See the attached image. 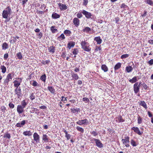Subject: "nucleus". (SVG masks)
Listing matches in <instances>:
<instances>
[{
  "label": "nucleus",
  "instance_id": "obj_1",
  "mask_svg": "<svg viewBox=\"0 0 153 153\" xmlns=\"http://www.w3.org/2000/svg\"><path fill=\"white\" fill-rule=\"evenodd\" d=\"M81 48L85 51L90 52L91 50V48L90 47L89 43L86 41H82L81 42Z\"/></svg>",
  "mask_w": 153,
  "mask_h": 153
},
{
  "label": "nucleus",
  "instance_id": "obj_2",
  "mask_svg": "<svg viewBox=\"0 0 153 153\" xmlns=\"http://www.w3.org/2000/svg\"><path fill=\"white\" fill-rule=\"evenodd\" d=\"M27 104L25 100H23L21 102V105H18L17 108V111L19 114L22 113L24 111V108Z\"/></svg>",
  "mask_w": 153,
  "mask_h": 153
},
{
  "label": "nucleus",
  "instance_id": "obj_3",
  "mask_svg": "<svg viewBox=\"0 0 153 153\" xmlns=\"http://www.w3.org/2000/svg\"><path fill=\"white\" fill-rule=\"evenodd\" d=\"M11 13L12 10L11 7L9 6H8L3 11L2 16L3 18L7 19L8 15H10Z\"/></svg>",
  "mask_w": 153,
  "mask_h": 153
},
{
  "label": "nucleus",
  "instance_id": "obj_4",
  "mask_svg": "<svg viewBox=\"0 0 153 153\" xmlns=\"http://www.w3.org/2000/svg\"><path fill=\"white\" fill-rule=\"evenodd\" d=\"M14 75V72L13 71L8 74L6 78L4 80V84L5 85H8L9 82L11 80Z\"/></svg>",
  "mask_w": 153,
  "mask_h": 153
},
{
  "label": "nucleus",
  "instance_id": "obj_5",
  "mask_svg": "<svg viewBox=\"0 0 153 153\" xmlns=\"http://www.w3.org/2000/svg\"><path fill=\"white\" fill-rule=\"evenodd\" d=\"M16 79L19 80H15L13 81L14 86L16 88H20L19 86L22 82V78H17Z\"/></svg>",
  "mask_w": 153,
  "mask_h": 153
},
{
  "label": "nucleus",
  "instance_id": "obj_6",
  "mask_svg": "<svg viewBox=\"0 0 153 153\" xmlns=\"http://www.w3.org/2000/svg\"><path fill=\"white\" fill-rule=\"evenodd\" d=\"M14 93L15 95H17V97L18 98H19L22 95L20 88H16L14 90Z\"/></svg>",
  "mask_w": 153,
  "mask_h": 153
},
{
  "label": "nucleus",
  "instance_id": "obj_7",
  "mask_svg": "<svg viewBox=\"0 0 153 153\" xmlns=\"http://www.w3.org/2000/svg\"><path fill=\"white\" fill-rule=\"evenodd\" d=\"M89 123V122L87 119L79 120L78 121L76 122V123L79 125H87Z\"/></svg>",
  "mask_w": 153,
  "mask_h": 153
},
{
  "label": "nucleus",
  "instance_id": "obj_8",
  "mask_svg": "<svg viewBox=\"0 0 153 153\" xmlns=\"http://www.w3.org/2000/svg\"><path fill=\"white\" fill-rule=\"evenodd\" d=\"M33 140L36 143H39L40 137L39 135L37 133H34L33 134Z\"/></svg>",
  "mask_w": 153,
  "mask_h": 153
},
{
  "label": "nucleus",
  "instance_id": "obj_9",
  "mask_svg": "<svg viewBox=\"0 0 153 153\" xmlns=\"http://www.w3.org/2000/svg\"><path fill=\"white\" fill-rule=\"evenodd\" d=\"M122 141L123 142L124 145L127 147H129V145L128 143L129 142V137H125V139H122Z\"/></svg>",
  "mask_w": 153,
  "mask_h": 153
},
{
  "label": "nucleus",
  "instance_id": "obj_10",
  "mask_svg": "<svg viewBox=\"0 0 153 153\" xmlns=\"http://www.w3.org/2000/svg\"><path fill=\"white\" fill-rule=\"evenodd\" d=\"M82 13L85 16L87 19H89L90 18H91V16H92V15L91 13L88 12L84 10L82 11Z\"/></svg>",
  "mask_w": 153,
  "mask_h": 153
},
{
  "label": "nucleus",
  "instance_id": "obj_11",
  "mask_svg": "<svg viewBox=\"0 0 153 153\" xmlns=\"http://www.w3.org/2000/svg\"><path fill=\"white\" fill-rule=\"evenodd\" d=\"M131 129L139 135H140L143 133V131H140L139 128L137 127H133L131 128Z\"/></svg>",
  "mask_w": 153,
  "mask_h": 153
},
{
  "label": "nucleus",
  "instance_id": "obj_12",
  "mask_svg": "<svg viewBox=\"0 0 153 153\" xmlns=\"http://www.w3.org/2000/svg\"><path fill=\"white\" fill-rule=\"evenodd\" d=\"M140 84L138 85V82L135 83L134 85V90L135 94H137L139 91Z\"/></svg>",
  "mask_w": 153,
  "mask_h": 153
},
{
  "label": "nucleus",
  "instance_id": "obj_13",
  "mask_svg": "<svg viewBox=\"0 0 153 153\" xmlns=\"http://www.w3.org/2000/svg\"><path fill=\"white\" fill-rule=\"evenodd\" d=\"M94 141H95L96 144V146L100 148H102L103 147V145L101 143L100 140L97 139H94Z\"/></svg>",
  "mask_w": 153,
  "mask_h": 153
},
{
  "label": "nucleus",
  "instance_id": "obj_14",
  "mask_svg": "<svg viewBox=\"0 0 153 153\" xmlns=\"http://www.w3.org/2000/svg\"><path fill=\"white\" fill-rule=\"evenodd\" d=\"M58 5L61 11L65 10L68 8L67 6L65 4L59 3L58 4Z\"/></svg>",
  "mask_w": 153,
  "mask_h": 153
},
{
  "label": "nucleus",
  "instance_id": "obj_15",
  "mask_svg": "<svg viewBox=\"0 0 153 153\" xmlns=\"http://www.w3.org/2000/svg\"><path fill=\"white\" fill-rule=\"evenodd\" d=\"M73 23L75 26L77 27L80 24V20L77 18L75 17L73 19Z\"/></svg>",
  "mask_w": 153,
  "mask_h": 153
},
{
  "label": "nucleus",
  "instance_id": "obj_16",
  "mask_svg": "<svg viewBox=\"0 0 153 153\" xmlns=\"http://www.w3.org/2000/svg\"><path fill=\"white\" fill-rule=\"evenodd\" d=\"M56 50V48L54 46H50L48 48V51L52 53H54Z\"/></svg>",
  "mask_w": 153,
  "mask_h": 153
},
{
  "label": "nucleus",
  "instance_id": "obj_17",
  "mask_svg": "<svg viewBox=\"0 0 153 153\" xmlns=\"http://www.w3.org/2000/svg\"><path fill=\"white\" fill-rule=\"evenodd\" d=\"M75 45V42L73 41H71L68 42L67 45V48L69 50L71 48L74 47Z\"/></svg>",
  "mask_w": 153,
  "mask_h": 153
},
{
  "label": "nucleus",
  "instance_id": "obj_18",
  "mask_svg": "<svg viewBox=\"0 0 153 153\" xmlns=\"http://www.w3.org/2000/svg\"><path fill=\"white\" fill-rule=\"evenodd\" d=\"M71 76L73 79L75 80H77L79 79V76L77 74L74 73L72 71L71 72Z\"/></svg>",
  "mask_w": 153,
  "mask_h": 153
},
{
  "label": "nucleus",
  "instance_id": "obj_19",
  "mask_svg": "<svg viewBox=\"0 0 153 153\" xmlns=\"http://www.w3.org/2000/svg\"><path fill=\"white\" fill-rule=\"evenodd\" d=\"M94 40L97 42L98 44H100L102 42V40L100 36L95 37L94 39Z\"/></svg>",
  "mask_w": 153,
  "mask_h": 153
},
{
  "label": "nucleus",
  "instance_id": "obj_20",
  "mask_svg": "<svg viewBox=\"0 0 153 153\" xmlns=\"http://www.w3.org/2000/svg\"><path fill=\"white\" fill-rule=\"evenodd\" d=\"M82 31L87 33H90L91 31V29L89 27H85L84 29L82 30Z\"/></svg>",
  "mask_w": 153,
  "mask_h": 153
},
{
  "label": "nucleus",
  "instance_id": "obj_21",
  "mask_svg": "<svg viewBox=\"0 0 153 153\" xmlns=\"http://www.w3.org/2000/svg\"><path fill=\"white\" fill-rule=\"evenodd\" d=\"M60 16L56 13H53L52 15V18L53 19H57L60 18Z\"/></svg>",
  "mask_w": 153,
  "mask_h": 153
},
{
  "label": "nucleus",
  "instance_id": "obj_22",
  "mask_svg": "<svg viewBox=\"0 0 153 153\" xmlns=\"http://www.w3.org/2000/svg\"><path fill=\"white\" fill-rule=\"evenodd\" d=\"M138 77H139L138 76H134L132 78V79H129V81L131 83H134L137 81V78H138V79H139V78Z\"/></svg>",
  "mask_w": 153,
  "mask_h": 153
},
{
  "label": "nucleus",
  "instance_id": "obj_23",
  "mask_svg": "<svg viewBox=\"0 0 153 153\" xmlns=\"http://www.w3.org/2000/svg\"><path fill=\"white\" fill-rule=\"evenodd\" d=\"M23 134L25 136H30L32 135V132L30 131H24L23 133Z\"/></svg>",
  "mask_w": 153,
  "mask_h": 153
},
{
  "label": "nucleus",
  "instance_id": "obj_24",
  "mask_svg": "<svg viewBox=\"0 0 153 153\" xmlns=\"http://www.w3.org/2000/svg\"><path fill=\"white\" fill-rule=\"evenodd\" d=\"M2 49L3 50H5L8 48V45L6 42H4L2 45Z\"/></svg>",
  "mask_w": 153,
  "mask_h": 153
},
{
  "label": "nucleus",
  "instance_id": "obj_25",
  "mask_svg": "<svg viewBox=\"0 0 153 153\" xmlns=\"http://www.w3.org/2000/svg\"><path fill=\"white\" fill-rule=\"evenodd\" d=\"M42 140L45 142H47L48 140V137L46 134H43L42 136Z\"/></svg>",
  "mask_w": 153,
  "mask_h": 153
},
{
  "label": "nucleus",
  "instance_id": "obj_26",
  "mask_svg": "<svg viewBox=\"0 0 153 153\" xmlns=\"http://www.w3.org/2000/svg\"><path fill=\"white\" fill-rule=\"evenodd\" d=\"M63 132L65 133V137L66 138L67 140H69L71 138V135L68 134L67 131L65 130H63Z\"/></svg>",
  "mask_w": 153,
  "mask_h": 153
},
{
  "label": "nucleus",
  "instance_id": "obj_27",
  "mask_svg": "<svg viewBox=\"0 0 153 153\" xmlns=\"http://www.w3.org/2000/svg\"><path fill=\"white\" fill-rule=\"evenodd\" d=\"M121 64L120 63L118 62L114 66V69L115 71H116L119 69L121 67Z\"/></svg>",
  "mask_w": 153,
  "mask_h": 153
},
{
  "label": "nucleus",
  "instance_id": "obj_28",
  "mask_svg": "<svg viewBox=\"0 0 153 153\" xmlns=\"http://www.w3.org/2000/svg\"><path fill=\"white\" fill-rule=\"evenodd\" d=\"M48 89L51 93L53 94L55 93V90L53 87L48 86Z\"/></svg>",
  "mask_w": 153,
  "mask_h": 153
},
{
  "label": "nucleus",
  "instance_id": "obj_29",
  "mask_svg": "<svg viewBox=\"0 0 153 153\" xmlns=\"http://www.w3.org/2000/svg\"><path fill=\"white\" fill-rule=\"evenodd\" d=\"M133 68L131 66H128L126 67V70L128 73H129L132 71Z\"/></svg>",
  "mask_w": 153,
  "mask_h": 153
},
{
  "label": "nucleus",
  "instance_id": "obj_30",
  "mask_svg": "<svg viewBox=\"0 0 153 153\" xmlns=\"http://www.w3.org/2000/svg\"><path fill=\"white\" fill-rule=\"evenodd\" d=\"M0 68L1 70V72L4 74L6 71V67L3 65H1L0 66Z\"/></svg>",
  "mask_w": 153,
  "mask_h": 153
},
{
  "label": "nucleus",
  "instance_id": "obj_31",
  "mask_svg": "<svg viewBox=\"0 0 153 153\" xmlns=\"http://www.w3.org/2000/svg\"><path fill=\"white\" fill-rule=\"evenodd\" d=\"M30 84L34 87L39 86L40 84H38L35 80H33L32 83Z\"/></svg>",
  "mask_w": 153,
  "mask_h": 153
},
{
  "label": "nucleus",
  "instance_id": "obj_32",
  "mask_svg": "<svg viewBox=\"0 0 153 153\" xmlns=\"http://www.w3.org/2000/svg\"><path fill=\"white\" fill-rule=\"evenodd\" d=\"M46 75L45 74L41 76L40 79L42 81L45 82L46 81Z\"/></svg>",
  "mask_w": 153,
  "mask_h": 153
},
{
  "label": "nucleus",
  "instance_id": "obj_33",
  "mask_svg": "<svg viewBox=\"0 0 153 153\" xmlns=\"http://www.w3.org/2000/svg\"><path fill=\"white\" fill-rule=\"evenodd\" d=\"M140 105L143 106L146 109L147 108L146 104L144 101H141L140 103Z\"/></svg>",
  "mask_w": 153,
  "mask_h": 153
},
{
  "label": "nucleus",
  "instance_id": "obj_34",
  "mask_svg": "<svg viewBox=\"0 0 153 153\" xmlns=\"http://www.w3.org/2000/svg\"><path fill=\"white\" fill-rule=\"evenodd\" d=\"M55 26H52L51 28V30L53 33H55L58 31L57 29L55 28Z\"/></svg>",
  "mask_w": 153,
  "mask_h": 153
},
{
  "label": "nucleus",
  "instance_id": "obj_35",
  "mask_svg": "<svg viewBox=\"0 0 153 153\" xmlns=\"http://www.w3.org/2000/svg\"><path fill=\"white\" fill-rule=\"evenodd\" d=\"M64 33L67 36H69L71 34V32L70 30H66L64 31Z\"/></svg>",
  "mask_w": 153,
  "mask_h": 153
},
{
  "label": "nucleus",
  "instance_id": "obj_36",
  "mask_svg": "<svg viewBox=\"0 0 153 153\" xmlns=\"http://www.w3.org/2000/svg\"><path fill=\"white\" fill-rule=\"evenodd\" d=\"M116 121L119 123L122 122L124 121L122 119V117L121 116H119L117 118Z\"/></svg>",
  "mask_w": 153,
  "mask_h": 153
},
{
  "label": "nucleus",
  "instance_id": "obj_37",
  "mask_svg": "<svg viewBox=\"0 0 153 153\" xmlns=\"http://www.w3.org/2000/svg\"><path fill=\"white\" fill-rule=\"evenodd\" d=\"M16 56L19 59H22V56L21 52H19L16 54Z\"/></svg>",
  "mask_w": 153,
  "mask_h": 153
},
{
  "label": "nucleus",
  "instance_id": "obj_38",
  "mask_svg": "<svg viewBox=\"0 0 153 153\" xmlns=\"http://www.w3.org/2000/svg\"><path fill=\"white\" fill-rule=\"evenodd\" d=\"M76 128L78 131L81 132L82 133H83L84 132V129L79 126H78L76 127Z\"/></svg>",
  "mask_w": 153,
  "mask_h": 153
},
{
  "label": "nucleus",
  "instance_id": "obj_39",
  "mask_svg": "<svg viewBox=\"0 0 153 153\" xmlns=\"http://www.w3.org/2000/svg\"><path fill=\"white\" fill-rule=\"evenodd\" d=\"M146 2L147 4L151 6H153V1L152 0H146Z\"/></svg>",
  "mask_w": 153,
  "mask_h": 153
},
{
  "label": "nucleus",
  "instance_id": "obj_40",
  "mask_svg": "<svg viewBox=\"0 0 153 153\" xmlns=\"http://www.w3.org/2000/svg\"><path fill=\"white\" fill-rule=\"evenodd\" d=\"M30 100H33L35 99V97L33 93H31L29 97Z\"/></svg>",
  "mask_w": 153,
  "mask_h": 153
},
{
  "label": "nucleus",
  "instance_id": "obj_41",
  "mask_svg": "<svg viewBox=\"0 0 153 153\" xmlns=\"http://www.w3.org/2000/svg\"><path fill=\"white\" fill-rule=\"evenodd\" d=\"M79 51L77 48H74L73 51L72 53L73 54L76 55L78 54Z\"/></svg>",
  "mask_w": 153,
  "mask_h": 153
},
{
  "label": "nucleus",
  "instance_id": "obj_42",
  "mask_svg": "<svg viewBox=\"0 0 153 153\" xmlns=\"http://www.w3.org/2000/svg\"><path fill=\"white\" fill-rule=\"evenodd\" d=\"M121 8H123L124 10H126L127 9L128 6L125 4L123 3L121 5Z\"/></svg>",
  "mask_w": 153,
  "mask_h": 153
},
{
  "label": "nucleus",
  "instance_id": "obj_43",
  "mask_svg": "<svg viewBox=\"0 0 153 153\" xmlns=\"http://www.w3.org/2000/svg\"><path fill=\"white\" fill-rule=\"evenodd\" d=\"M131 144L133 146H137V144L135 141L133 140H131Z\"/></svg>",
  "mask_w": 153,
  "mask_h": 153
},
{
  "label": "nucleus",
  "instance_id": "obj_44",
  "mask_svg": "<svg viewBox=\"0 0 153 153\" xmlns=\"http://www.w3.org/2000/svg\"><path fill=\"white\" fill-rule=\"evenodd\" d=\"M11 136L10 134L9 133L6 134H4V138H7L8 139H10V138Z\"/></svg>",
  "mask_w": 153,
  "mask_h": 153
},
{
  "label": "nucleus",
  "instance_id": "obj_45",
  "mask_svg": "<svg viewBox=\"0 0 153 153\" xmlns=\"http://www.w3.org/2000/svg\"><path fill=\"white\" fill-rule=\"evenodd\" d=\"M65 39V36L63 33H62L59 37H58L57 39Z\"/></svg>",
  "mask_w": 153,
  "mask_h": 153
},
{
  "label": "nucleus",
  "instance_id": "obj_46",
  "mask_svg": "<svg viewBox=\"0 0 153 153\" xmlns=\"http://www.w3.org/2000/svg\"><path fill=\"white\" fill-rule=\"evenodd\" d=\"M137 121L138 123L139 124H141L142 123V119L140 116H138Z\"/></svg>",
  "mask_w": 153,
  "mask_h": 153
},
{
  "label": "nucleus",
  "instance_id": "obj_47",
  "mask_svg": "<svg viewBox=\"0 0 153 153\" xmlns=\"http://www.w3.org/2000/svg\"><path fill=\"white\" fill-rule=\"evenodd\" d=\"M129 56V55L127 54H126L122 55L121 56V59L126 58Z\"/></svg>",
  "mask_w": 153,
  "mask_h": 153
},
{
  "label": "nucleus",
  "instance_id": "obj_48",
  "mask_svg": "<svg viewBox=\"0 0 153 153\" xmlns=\"http://www.w3.org/2000/svg\"><path fill=\"white\" fill-rule=\"evenodd\" d=\"M50 62L49 60H47L46 61H45L42 60V63L43 65L48 64H49Z\"/></svg>",
  "mask_w": 153,
  "mask_h": 153
},
{
  "label": "nucleus",
  "instance_id": "obj_49",
  "mask_svg": "<svg viewBox=\"0 0 153 153\" xmlns=\"http://www.w3.org/2000/svg\"><path fill=\"white\" fill-rule=\"evenodd\" d=\"M83 101L85 102V103L89 102V99L87 97H84L82 99Z\"/></svg>",
  "mask_w": 153,
  "mask_h": 153
},
{
  "label": "nucleus",
  "instance_id": "obj_50",
  "mask_svg": "<svg viewBox=\"0 0 153 153\" xmlns=\"http://www.w3.org/2000/svg\"><path fill=\"white\" fill-rule=\"evenodd\" d=\"M19 1H21V3L24 6L25 4L27 1L28 0H19Z\"/></svg>",
  "mask_w": 153,
  "mask_h": 153
},
{
  "label": "nucleus",
  "instance_id": "obj_51",
  "mask_svg": "<svg viewBox=\"0 0 153 153\" xmlns=\"http://www.w3.org/2000/svg\"><path fill=\"white\" fill-rule=\"evenodd\" d=\"M31 109H32V111L33 112H35L36 113H37V112L38 113H39V112H38V111H39V110L37 109L36 108H31Z\"/></svg>",
  "mask_w": 153,
  "mask_h": 153
},
{
  "label": "nucleus",
  "instance_id": "obj_52",
  "mask_svg": "<svg viewBox=\"0 0 153 153\" xmlns=\"http://www.w3.org/2000/svg\"><path fill=\"white\" fill-rule=\"evenodd\" d=\"M9 107L10 108H11V109H13V108H14V106H15V105H14L12 103H10L9 104Z\"/></svg>",
  "mask_w": 153,
  "mask_h": 153
},
{
  "label": "nucleus",
  "instance_id": "obj_53",
  "mask_svg": "<svg viewBox=\"0 0 153 153\" xmlns=\"http://www.w3.org/2000/svg\"><path fill=\"white\" fill-rule=\"evenodd\" d=\"M76 15L77 18L78 19H80L82 17V15L81 13H78Z\"/></svg>",
  "mask_w": 153,
  "mask_h": 153
},
{
  "label": "nucleus",
  "instance_id": "obj_54",
  "mask_svg": "<svg viewBox=\"0 0 153 153\" xmlns=\"http://www.w3.org/2000/svg\"><path fill=\"white\" fill-rule=\"evenodd\" d=\"M13 38L14 39L11 40L10 41V43H15L16 42V41L17 40V39H16V38H14V37H13Z\"/></svg>",
  "mask_w": 153,
  "mask_h": 153
},
{
  "label": "nucleus",
  "instance_id": "obj_55",
  "mask_svg": "<svg viewBox=\"0 0 153 153\" xmlns=\"http://www.w3.org/2000/svg\"><path fill=\"white\" fill-rule=\"evenodd\" d=\"M101 50V46H100V47H97L96 46V48L95 49V52H96L98 51H100Z\"/></svg>",
  "mask_w": 153,
  "mask_h": 153
},
{
  "label": "nucleus",
  "instance_id": "obj_56",
  "mask_svg": "<svg viewBox=\"0 0 153 153\" xmlns=\"http://www.w3.org/2000/svg\"><path fill=\"white\" fill-rule=\"evenodd\" d=\"M147 63L150 65H153V59H151L149 61H148Z\"/></svg>",
  "mask_w": 153,
  "mask_h": 153
},
{
  "label": "nucleus",
  "instance_id": "obj_57",
  "mask_svg": "<svg viewBox=\"0 0 153 153\" xmlns=\"http://www.w3.org/2000/svg\"><path fill=\"white\" fill-rule=\"evenodd\" d=\"M9 55L8 53H5L4 55V60H7V58L8 57Z\"/></svg>",
  "mask_w": 153,
  "mask_h": 153
},
{
  "label": "nucleus",
  "instance_id": "obj_58",
  "mask_svg": "<svg viewBox=\"0 0 153 153\" xmlns=\"http://www.w3.org/2000/svg\"><path fill=\"white\" fill-rule=\"evenodd\" d=\"M91 134L94 136H96L98 134L96 131H93L91 132Z\"/></svg>",
  "mask_w": 153,
  "mask_h": 153
},
{
  "label": "nucleus",
  "instance_id": "obj_59",
  "mask_svg": "<svg viewBox=\"0 0 153 153\" xmlns=\"http://www.w3.org/2000/svg\"><path fill=\"white\" fill-rule=\"evenodd\" d=\"M142 85L144 89H145V90L147 89L148 88V86L146 84L143 83L142 84Z\"/></svg>",
  "mask_w": 153,
  "mask_h": 153
},
{
  "label": "nucleus",
  "instance_id": "obj_60",
  "mask_svg": "<svg viewBox=\"0 0 153 153\" xmlns=\"http://www.w3.org/2000/svg\"><path fill=\"white\" fill-rule=\"evenodd\" d=\"M88 2V0H83V5L86 6Z\"/></svg>",
  "mask_w": 153,
  "mask_h": 153
},
{
  "label": "nucleus",
  "instance_id": "obj_61",
  "mask_svg": "<svg viewBox=\"0 0 153 153\" xmlns=\"http://www.w3.org/2000/svg\"><path fill=\"white\" fill-rule=\"evenodd\" d=\"M37 35L38 36V37L39 39H40L42 36L43 35L42 33L41 32H40L37 34Z\"/></svg>",
  "mask_w": 153,
  "mask_h": 153
},
{
  "label": "nucleus",
  "instance_id": "obj_62",
  "mask_svg": "<svg viewBox=\"0 0 153 153\" xmlns=\"http://www.w3.org/2000/svg\"><path fill=\"white\" fill-rule=\"evenodd\" d=\"M6 108L4 106H1V110L3 112H5Z\"/></svg>",
  "mask_w": 153,
  "mask_h": 153
},
{
  "label": "nucleus",
  "instance_id": "obj_63",
  "mask_svg": "<svg viewBox=\"0 0 153 153\" xmlns=\"http://www.w3.org/2000/svg\"><path fill=\"white\" fill-rule=\"evenodd\" d=\"M71 111L73 113H76V109L75 108H71Z\"/></svg>",
  "mask_w": 153,
  "mask_h": 153
},
{
  "label": "nucleus",
  "instance_id": "obj_64",
  "mask_svg": "<svg viewBox=\"0 0 153 153\" xmlns=\"http://www.w3.org/2000/svg\"><path fill=\"white\" fill-rule=\"evenodd\" d=\"M61 56L63 58H65L66 57V52H64L62 53Z\"/></svg>",
  "mask_w": 153,
  "mask_h": 153
}]
</instances>
